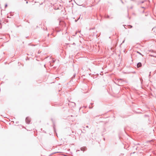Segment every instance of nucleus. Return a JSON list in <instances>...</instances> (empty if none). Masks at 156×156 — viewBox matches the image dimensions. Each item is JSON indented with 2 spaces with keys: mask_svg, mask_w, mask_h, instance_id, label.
I'll list each match as a JSON object with an SVG mask.
<instances>
[{
  "mask_svg": "<svg viewBox=\"0 0 156 156\" xmlns=\"http://www.w3.org/2000/svg\"><path fill=\"white\" fill-rule=\"evenodd\" d=\"M138 52V53H139V54H141L140 53H139V52Z\"/></svg>",
  "mask_w": 156,
  "mask_h": 156,
  "instance_id": "39448f33",
  "label": "nucleus"
},
{
  "mask_svg": "<svg viewBox=\"0 0 156 156\" xmlns=\"http://www.w3.org/2000/svg\"><path fill=\"white\" fill-rule=\"evenodd\" d=\"M138 52V53H139V54H141L140 53H139V52Z\"/></svg>",
  "mask_w": 156,
  "mask_h": 156,
  "instance_id": "20e7f679",
  "label": "nucleus"
},
{
  "mask_svg": "<svg viewBox=\"0 0 156 156\" xmlns=\"http://www.w3.org/2000/svg\"><path fill=\"white\" fill-rule=\"evenodd\" d=\"M124 41H123L122 43H124Z\"/></svg>",
  "mask_w": 156,
  "mask_h": 156,
  "instance_id": "423d86ee",
  "label": "nucleus"
},
{
  "mask_svg": "<svg viewBox=\"0 0 156 156\" xmlns=\"http://www.w3.org/2000/svg\"><path fill=\"white\" fill-rule=\"evenodd\" d=\"M138 52V53H139V54H141L140 53H139V52Z\"/></svg>",
  "mask_w": 156,
  "mask_h": 156,
  "instance_id": "7ed1b4c3",
  "label": "nucleus"
},
{
  "mask_svg": "<svg viewBox=\"0 0 156 156\" xmlns=\"http://www.w3.org/2000/svg\"><path fill=\"white\" fill-rule=\"evenodd\" d=\"M142 66L141 63L140 62H139L137 64V67L139 68Z\"/></svg>",
  "mask_w": 156,
  "mask_h": 156,
  "instance_id": "f03ea898",
  "label": "nucleus"
},
{
  "mask_svg": "<svg viewBox=\"0 0 156 156\" xmlns=\"http://www.w3.org/2000/svg\"><path fill=\"white\" fill-rule=\"evenodd\" d=\"M26 121L27 123H29L30 121V119L29 117H27L26 119Z\"/></svg>",
  "mask_w": 156,
  "mask_h": 156,
  "instance_id": "f257e3e1",
  "label": "nucleus"
}]
</instances>
